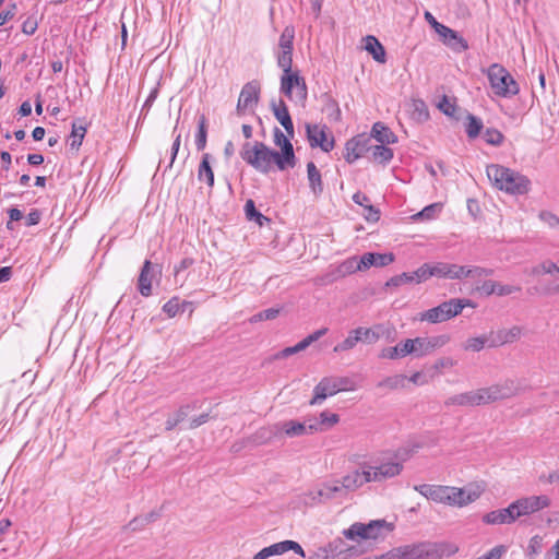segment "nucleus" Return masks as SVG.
<instances>
[{"mask_svg":"<svg viewBox=\"0 0 559 559\" xmlns=\"http://www.w3.org/2000/svg\"><path fill=\"white\" fill-rule=\"evenodd\" d=\"M294 38H295V28L292 25H287L278 40V48L280 50H287L293 51L294 50Z\"/></svg>","mask_w":559,"mask_h":559,"instance_id":"obj_41","label":"nucleus"},{"mask_svg":"<svg viewBox=\"0 0 559 559\" xmlns=\"http://www.w3.org/2000/svg\"><path fill=\"white\" fill-rule=\"evenodd\" d=\"M432 277L461 280L464 278V266L454 263L437 262L431 263Z\"/></svg>","mask_w":559,"mask_h":559,"instance_id":"obj_23","label":"nucleus"},{"mask_svg":"<svg viewBox=\"0 0 559 559\" xmlns=\"http://www.w3.org/2000/svg\"><path fill=\"white\" fill-rule=\"evenodd\" d=\"M412 355V345L407 340L393 347L383 348L379 355L380 358L397 359Z\"/></svg>","mask_w":559,"mask_h":559,"instance_id":"obj_33","label":"nucleus"},{"mask_svg":"<svg viewBox=\"0 0 559 559\" xmlns=\"http://www.w3.org/2000/svg\"><path fill=\"white\" fill-rule=\"evenodd\" d=\"M521 335V329L519 326H512L509 330H499L495 337L491 340L489 347H496L508 343H513Z\"/></svg>","mask_w":559,"mask_h":559,"instance_id":"obj_34","label":"nucleus"},{"mask_svg":"<svg viewBox=\"0 0 559 559\" xmlns=\"http://www.w3.org/2000/svg\"><path fill=\"white\" fill-rule=\"evenodd\" d=\"M523 379L508 378L489 386L481 388L485 405L498 401L509 400L526 391Z\"/></svg>","mask_w":559,"mask_h":559,"instance_id":"obj_5","label":"nucleus"},{"mask_svg":"<svg viewBox=\"0 0 559 559\" xmlns=\"http://www.w3.org/2000/svg\"><path fill=\"white\" fill-rule=\"evenodd\" d=\"M394 261L393 253L367 252L360 257L362 271L371 266H386Z\"/></svg>","mask_w":559,"mask_h":559,"instance_id":"obj_27","label":"nucleus"},{"mask_svg":"<svg viewBox=\"0 0 559 559\" xmlns=\"http://www.w3.org/2000/svg\"><path fill=\"white\" fill-rule=\"evenodd\" d=\"M152 269L151 261L145 260L138 278V288L143 297H148L152 294Z\"/></svg>","mask_w":559,"mask_h":559,"instance_id":"obj_28","label":"nucleus"},{"mask_svg":"<svg viewBox=\"0 0 559 559\" xmlns=\"http://www.w3.org/2000/svg\"><path fill=\"white\" fill-rule=\"evenodd\" d=\"M486 173L497 189L510 194H524L530 189L527 177L508 167L491 164L487 166Z\"/></svg>","mask_w":559,"mask_h":559,"instance_id":"obj_3","label":"nucleus"},{"mask_svg":"<svg viewBox=\"0 0 559 559\" xmlns=\"http://www.w3.org/2000/svg\"><path fill=\"white\" fill-rule=\"evenodd\" d=\"M384 528L390 532L393 530V526L385 520L371 521L368 524L354 523L349 528L344 531V535L348 539H356L357 537L362 539H377Z\"/></svg>","mask_w":559,"mask_h":559,"instance_id":"obj_8","label":"nucleus"},{"mask_svg":"<svg viewBox=\"0 0 559 559\" xmlns=\"http://www.w3.org/2000/svg\"><path fill=\"white\" fill-rule=\"evenodd\" d=\"M516 520L513 503H510L507 508L492 510L481 518V521L488 525L512 524Z\"/></svg>","mask_w":559,"mask_h":559,"instance_id":"obj_20","label":"nucleus"},{"mask_svg":"<svg viewBox=\"0 0 559 559\" xmlns=\"http://www.w3.org/2000/svg\"><path fill=\"white\" fill-rule=\"evenodd\" d=\"M359 343V336L356 334V329L349 331L347 337L336 344L333 348L334 353H342V352H348L356 347V345Z\"/></svg>","mask_w":559,"mask_h":559,"instance_id":"obj_45","label":"nucleus"},{"mask_svg":"<svg viewBox=\"0 0 559 559\" xmlns=\"http://www.w3.org/2000/svg\"><path fill=\"white\" fill-rule=\"evenodd\" d=\"M271 107L273 110L274 117L278 120V122L284 127L288 135H294V123L292 117L289 115L288 108L283 99L278 102L272 100Z\"/></svg>","mask_w":559,"mask_h":559,"instance_id":"obj_25","label":"nucleus"},{"mask_svg":"<svg viewBox=\"0 0 559 559\" xmlns=\"http://www.w3.org/2000/svg\"><path fill=\"white\" fill-rule=\"evenodd\" d=\"M38 27L36 19L27 17L22 24V32L26 35H33Z\"/></svg>","mask_w":559,"mask_h":559,"instance_id":"obj_64","label":"nucleus"},{"mask_svg":"<svg viewBox=\"0 0 559 559\" xmlns=\"http://www.w3.org/2000/svg\"><path fill=\"white\" fill-rule=\"evenodd\" d=\"M483 129V121L481 119L477 118L474 115L467 116V122H466V134L469 139H475L479 135L480 131Z\"/></svg>","mask_w":559,"mask_h":559,"instance_id":"obj_47","label":"nucleus"},{"mask_svg":"<svg viewBox=\"0 0 559 559\" xmlns=\"http://www.w3.org/2000/svg\"><path fill=\"white\" fill-rule=\"evenodd\" d=\"M320 424L323 428H331L340 421V416L337 414L329 413L326 411L320 414Z\"/></svg>","mask_w":559,"mask_h":559,"instance_id":"obj_58","label":"nucleus"},{"mask_svg":"<svg viewBox=\"0 0 559 559\" xmlns=\"http://www.w3.org/2000/svg\"><path fill=\"white\" fill-rule=\"evenodd\" d=\"M371 136L380 144H394L397 142V136L382 122H376L372 126Z\"/></svg>","mask_w":559,"mask_h":559,"instance_id":"obj_30","label":"nucleus"},{"mask_svg":"<svg viewBox=\"0 0 559 559\" xmlns=\"http://www.w3.org/2000/svg\"><path fill=\"white\" fill-rule=\"evenodd\" d=\"M558 271L559 264L557 262L545 260L542 263L533 266L527 273L533 276H538L543 274H554L555 272L558 273Z\"/></svg>","mask_w":559,"mask_h":559,"instance_id":"obj_42","label":"nucleus"},{"mask_svg":"<svg viewBox=\"0 0 559 559\" xmlns=\"http://www.w3.org/2000/svg\"><path fill=\"white\" fill-rule=\"evenodd\" d=\"M512 503L515 510V515L520 519L521 516L530 515L548 508L550 506V499L546 495L530 496L520 498Z\"/></svg>","mask_w":559,"mask_h":559,"instance_id":"obj_11","label":"nucleus"},{"mask_svg":"<svg viewBox=\"0 0 559 559\" xmlns=\"http://www.w3.org/2000/svg\"><path fill=\"white\" fill-rule=\"evenodd\" d=\"M413 283L420 284L432 277L431 263H424L416 271L411 272Z\"/></svg>","mask_w":559,"mask_h":559,"instance_id":"obj_49","label":"nucleus"},{"mask_svg":"<svg viewBox=\"0 0 559 559\" xmlns=\"http://www.w3.org/2000/svg\"><path fill=\"white\" fill-rule=\"evenodd\" d=\"M282 308H269L260 311L250 318L251 323H257L264 320H274L281 313Z\"/></svg>","mask_w":559,"mask_h":559,"instance_id":"obj_52","label":"nucleus"},{"mask_svg":"<svg viewBox=\"0 0 559 559\" xmlns=\"http://www.w3.org/2000/svg\"><path fill=\"white\" fill-rule=\"evenodd\" d=\"M240 157L261 174H269L273 164H275L280 170H285L290 167V165L283 159L280 152L259 141H255L253 144L246 142L241 147Z\"/></svg>","mask_w":559,"mask_h":559,"instance_id":"obj_2","label":"nucleus"},{"mask_svg":"<svg viewBox=\"0 0 559 559\" xmlns=\"http://www.w3.org/2000/svg\"><path fill=\"white\" fill-rule=\"evenodd\" d=\"M324 108L323 110L328 112L329 117L333 120L337 121L341 119V109L338 107L337 102L332 98L330 95L324 94Z\"/></svg>","mask_w":559,"mask_h":559,"instance_id":"obj_48","label":"nucleus"},{"mask_svg":"<svg viewBox=\"0 0 559 559\" xmlns=\"http://www.w3.org/2000/svg\"><path fill=\"white\" fill-rule=\"evenodd\" d=\"M306 349V346L304 345V343L300 341L298 342L296 345L294 346H290V347H286L284 348L283 350H281L277 355H276V358H286L293 354H296V353H299L301 350Z\"/></svg>","mask_w":559,"mask_h":559,"instance_id":"obj_60","label":"nucleus"},{"mask_svg":"<svg viewBox=\"0 0 559 559\" xmlns=\"http://www.w3.org/2000/svg\"><path fill=\"white\" fill-rule=\"evenodd\" d=\"M406 376L395 374L384 378L377 383V388L381 390L394 391L404 389L406 385Z\"/></svg>","mask_w":559,"mask_h":559,"instance_id":"obj_36","label":"nucleus"},{"mask_svg":"<svg viewBox=\"0 0 559 559\" xmlns=\"http://www.w3.org/2000/svg\"><path fill=\"white\" fill-rule=\"evenodd\" d=\"M281 430L289 438L307 435L306 423L286 420L281 424Z\"/></svg>","mask_w":559,"mask_h":559,"instance_id":"obj_37","label":"nucleus"},{"mask_svg":"<svg viewBox=\"0 0 559 559\" xmlns=\"http://www.w3.org/2000/svg\"><path fill=\"white\" fill-rule=\"evenodd\" d=\"M308 496L310 497L312 503H321L323 501L332 500L334 498L346 497L338 479L323 484L322 488H320L317 491L309 492Z\"/></svg>","mask_w":559,"mask_h":559,"instance_id":"obj_19","label":"nucleus"},{"mask_svg":"<svg viewBox=\"0 0 559 559\" xmlns=\"http://www.w3.org/2000/svg\"><path fill=\"white\" fill-rule=\"evenodd\" d=\"M370 473L366 471L365 465L362 466V471L355 469L345 476H343L340 480L342 488L344 489L345 495L348 492H353L365 484L370 483Z\"/></svg>","mask_w":559,"mask_h":559,"instance_id":"obj_21","label":"nucleus"},{"mask_svg":"<svg viewBox=\"0 0 559 559\" xmlns=\"http://www.w3.org/2000/svg\"><path fill=\"white\" fill-rule=\"evenodd\" d=\"M487 76L497 96L510 98L519 94L520 87L518 82L503 66L492 63L487 70Z\"/></svg>","mask_w":559,"mask_h":559,"instance_id":"obj_6","label":"nucleus"},{"mask_svg":"<svg viewBox=\"0 0 559 559\" xmlns=\"http://www.w3.org/2000/svg\"><path fill=\"white\" fill-rule=\"evenodd\" d=\"M465 307H475L471 299L452 298L420 313V321L441 323L459 316Z\"/></svg>","mask_w":559,"mask_h":559,"instance_id":"obj_4","label":"nucleus"},{"mask_svg":"<svg viewBox=\"0 0 559 559\" xmlns=\"http://www.w3.org/2000/svg\"><path fill=\"white\" fill-rule=\"evenodd\" d=\"M366 471L370 473V481L381 483L400 475L403 464L396 460H376L371 464H365Z\"/></svg>","mask_w":559,"mask_h":559,"instance_id":"obj_9","label":"nucleus"},{"mask_svg":"<svg viewBox=\"0 0 559 559\" xmlns=\"http://www.w3.org/2000/svg\"><path fill=\"white\" fill-rule=\"evenodd\" d=\"M414 490L423 495L429 500H432L438 503H444L448 504V500L450 495L448 493L449 486H441V485H429V484H423V485H415Z\"/></svg>","mask_w":559,"mask_h":559,"instance_id":"obj_22","label":"nucleus"},{"mask_svg":"<svg viewBox=\"0 0 559 559\" xmlns=\"http://www.w3.org/2000/svg\"><path fill=\"white\" fill-rule=\"evenodd\" d=\"M326 127H320L319 124H306L307 139L311 147L319 146L323 152H330L334 147V138L328 139Z\"/></svg>","mask_w":559,"mask_h":559,"instance_id":"obj_14","label":"nucleus"},{"mask_svg":"<svg viewBox=\"0 0 559 559\" xmlns=\"http://www.w3.org/2000/svg\"><path fill=\"white\" fill-rule=\"evenodd\" d=\"M347 378L324 377L313 389V396L309 401L311 406L321 405L328 397L346 390Z\"/></svg>","mask_w":559,"mask_h":559,"instance_id":"obj_7","label":"nucleus"},{"mask_svg":"<svg viewBox=\"0 0 559 559\" xmlns=\"http://www.w3.org/2000/svg\"><path fill=\"white\" fill-rule=\"evenodd\" d=\"M439 109L447 116H454L456 106L452 104L445 96L439 103Z\"/></svg>","mask_w":559,"mask_h":559,"instance_id":"obj_63","label":"nucleus"},{"mask_svg":"<svg viewBox=\"0 0 559 559\" xmlns=\"http://www.w3.org/2000/svg\"><path fill=\"white\" fill-rule=\"evenodd\" d=\"M384 332L383 324H376L372 328H362L359 326L356 329V334L359 336V342L366 344H374L381 337Z\"/></svg>","mask_w":559,"mask_h":559,"instance_id":"obj_31","label":"nucleus"},{"mask_svg":"<svg viewBox=\"0 0 559 559\" xmlns=\"http://www.w3.org/2000/svg\"><path fill=\"white\" fill-rule=\"evenodd\" d=\"M364 40L365 49L372 56V58L379 63H384L386 61L385 49L378 38L372 35H368Z\"/></svg>","mask_w":559,"mask_h":559,"instance_id":"obj_32","label":"nucleus"},{"mask_svg":"<svg viewBox=\"0 0 559 559\" xmlns=\"http://www.w3.org/2000/svg\"><path fill=\"white\" fill-rule=\"evenodd\" d=\"M207 141V124L204 115H201L198 120V132L195 134V146L198 151H203Z\"/></svg>","mask_w":559,"mask_h":559,"instance_id":"obj_40","label":"nucleus"},{"mask_svg":"<svg viewBox=\"0 0 559 559\" xmlns=\"http://www.w3.org/2000/svg\"><path fill=\"white\" fill-rule=\"evenodd\" d=\"M412 345V355L423 357L432 353L436 348L444 346L450 337L448 335H437L431 337L407 338Z\"/></svg>","mask_w":559,"mask_h":559,"instance_id":"obj_12","label":"nucleus"},{"mask_svg":"<svg viewBox=\"0 0 559 559\" xmlns=\"http://www.w3.org/2000/svg\"><path fill=\"white\" fill-rule=\"evenodd\" d=\"M289 550L295 551L297 555L305 557V551L302 547L294 540H283L280 543H275L271 546L264 547L259 552H257L252 559H267L272 556H280Z\"/></svg>","mask_w":559,"mask_h":559,"instance_id":"obj_15","label":"nucleus"},{"mask_svg":"<svg viewBox=\"0 0 559 559\" xmlns=\"http://www.w3.org/2000/svg\"><path fill=\"white\" fill-rule=\"evenodd\" d=\"M246 216L249 221H255L260 226H263L264 222H269L270 219L257 211L253 200H247L245 204Z\"/></svg>","mask_w":559,"mask_h":559,"instance_id":"obj_46","label":"nucleus"},{"mask_svg":"<svg viewBox=\"0 0 559 559\" xmlns=\"http://www.w3.org/2000/svg\"><path fill=\"white\" fill-rule=\"evenodd\" d=\"M369 151H371L373 160L380 164H388L393 158L392 148L384 144L369 146Z\"/></svg>","mask_w":559,"mask_h":559,"instance_id":"obj_39","label":"nucleus"},{"mask_svg":"<svg viewBox=\"0 0 559 559\" xmlns=\"http://www.w3.org/2000/svg\"><path fill=\"white\" fill-rule=\"evenodd\" d=\"M493 271L480 266L466 267L464 266V277L481 278L491 276Z\"/></svg>","mask_w":559,"mask_h":559,"instance_id":"obj_54","label":"nucleus"},{"mask_svg":"<svg viewBox=\"0 0 559 559\" xmlns=\"http://www.w3.org/2000/svg\"><path fill=\"white\" fill-rule=\"evenodd\" d=\"M281 93L288 98L293 97L295 90L296 97L299 100H305L308 95L307 84L305 79L299 74L298 70H292L288 73L284 72L281 76Z\"/></svg>","mask_w":559,"mask_h":559,"instance_id":"obj_10","label":"nucleus"},{"mask_svg":"<svg viewBox=\"0 0 559 559\" xmlns=\"http://www.w3.org/2000/svg\"><path fill=\"white\" fill-rule=\"evenodd\" d=\"M520 286H513V285H502L500 283H497L496 293L498 296H507L511 295L513 293L520 292Z\"/></svg>","mask_w":559,"mask_h":559,"instance_id":"obj_62","label":"nucleus"},{"mask_svg":"<svg viewBox=\"0 0 559 559\" xmlns=\"http://www.w3.org/2000/svg\"><path fill=\"white\" fill-rule=\"evenodd\" d=\"M459 547L450 543L423 542L395 547L376 559H441L457 552Z\"/></svg>","mask_w":559,"mask_h":559,"instance_id":"obj_1","label":"nucleus"},{"mask_svg":"<svg viewBox=\"0 0 559 559\" xmlns=\"http://www.w3.org/2000/svg\"><path fill=\"white\" fill-rule=\"evenodd\" d=\"M487 342L488 337L486 335L471 337L465 342L463 347L465 350L480 352L485 347Z\"/></svg>","mask_w":559,"mask_h":559,"instance_id":"obj_53","label":"nucleus"},{"mask_svg":"<svg viewBox=\"0 0 559 559\" xmlns=\"http://www.w3.org/2000/svg\"><path fill=\"white\" fill-rule=\"evenodd\" d=\"M337 269L342 277L353 274L356 271H362L360 259L358 260L356 257L345 260L344 262L337 265Z\"/></svg>","mask_w":559,"mask_h":559,"instance_id":"obj_43","label":"nucleus"},{"mask_svg":"<svg viewBox=\"0 0 559 559\" xmlns=\"http://www.w3.org/2000/svg\"><path fill=\"white\" fill-rule=\"evenodd\" d=\"M274 143L281 147V156L287 162L290 167L296 165V156L294 147L289 139L281 131L280 128H274Z\"/></svg>","mask_w":559,"mask_h":559,"instance_id":"obj_24","label":"nucleus"},{"mask_svg":"<svg viewBox=\"0 0 559 559\" xmlns=\"http://www.w3.org/2000/svg\"><path fill=\"white\" fill-rule=\"evenodd\" d=\"M370 138L366 134H358L345 143L344 158L348 164L355 163L365 152L369 151Z\"/></svg>","mask_w":559,"mask_h":559,"instance_id":"obj_16","label":"nucleus"},{"mask_svg":"<svg viewBox=\"0 0 559 559\" xmlns=\"http://www.w3.org/2000/svg\"><path fill=\"white\" fill-rule=\"evenodd\" d=\"M197 408V403H188L181 405L174 415L168 416L166 423H165V430L170 431L175 429L180 423H182L191 411Z\"/></svg>","mask_w":559,"mask_h":559,"instance_id":"obj_29","label":"nucleus"},{"mask_svg":"<svg viewBox=\"0 0 559 559\" xmlns=\"http://www.w3.org/2000/svg\"><path fill=\"white\" fill-rule=\"evenodd\" d=\"M485 405L484 395L481 393V388L473 391L463 392L460 394H455L449 396L444 401V406H480Z\"/></svg>","mask_w":559,"mask_h":559,"instance_id":"obj_18","label":"nucleus"},{"mask_svg":"<svg viewBox=\"0 0 559 559\" xmlns=\"http://www.w3.org/2000/svg\"><path fill=\"white\" fill-rule=\"evenodd\" d=\"M408 283H413L411 273L404 272V273H402L400 275H395V276L391 277L385 283V287H397V286H400L402 284H408Z\"/></svg>","mask_w":559,"mask_h":559,"instance_id":"obj_59","label":"nucleus"},{"mask_svg":"<svg viewBox=\"0 0 559 559\" xmlns=\"http://www.w3.org/2000/svg\"><path fill=\"white\" fill-rule=\"evenodd\" d=\"M211 155L209 153H204L202 155L201 163L198 168V179L199 181H204L209 188H213L214 186V171L210 164Z\"/></svg>","mask_w":559,"mask_h":559,"instance_id":"obj_35","label":"nucleus"},{"mask_svg":"<svg viewBox=\"0 0 559 559\" xmlns=\"http://www.w3.org/2000/svg\"><path fill=\"white\" fill-rule=\"evenodd\" d=\"M260 85L257 81L246 83L240 92L236 106V114L241 117L247 110L252 109L259 102Z\"/></svg>","mask_w":559,"mask_h":559,"instance_id":"obj_13","label":"nucleus"},{"mask_svg":"<svg viewBox=\"0 0 559 559\" xmlns=\"http://www.w3.org/2000/svg\"><path fill=\"white\" fill-rule=\"evenodd\" d=\"M425 20L435 28V31L440 36L444 38V41L447 44L454 45L453 41L455 40L460 49L466 50L468 48V45L465 39L460 37L457 33L451 29L450 27L439 23L429 11L425 12Z\"/></svg>","mask_w":559,"mask_h":559,"instance_id":"obj_17","label":"nucleus"},{"mask_svg":"<svg viewBox=\"0 0 559 559\" xmlns=\"http://www.w3.org/2000/svg\"><path fill=\"white\" fill-rule=\"evenodd\" d=\"M85 133H86L85 126L76 124V122H73L71 134H70V147L73 150H79L80 146L82 145Z\"/></svg>","mask_w":559,"mask_h":559,"instance_id":"obj_44","label":"nucleus"},{"mask_svg":"<svg viewBox=\"0 0 559 559\" xmlns=\"http://www.w3.org/2000/svg\"><path fill=\"white\" fill-rule=\"evenodd\" d=\"M308 179L311 190L317 194L323 190L321 174L313 162L307 164Z\"/></svg>","mask_w":559,"mask_h":559,"instance_id":"obj_38","label":"nucleus"},{"mask_svg":"<svg viewBox=\"0 0 559 559\" xmlns=\"http://www.w3.org/2000/svg\"><path fill=\"white\" fill-rule=\"evenodd\" d=\"M503 134L497 129H487L484 133V140L491 145H500L503 141Z\"/></svg>","mask_w":559,"mask_h":559,"instance_id":"obj_57","label":"nucleus"},{"mask_svg":"<svg viewBox=\"0 0 559 559\" xmlns=\"http://www.w3.org/2000/svg\"><path fill=\"white\" fill-rule=\"evenodd\" d=\"M449 490H450V491H448V493L450 495L449 500H448L449 506L464 507V506H467L468 503L474 502L479 497V495L476 491H467L462 488L449 486Z\"/></svg>","mask_w":559,"mask_h":559,"instance_id":"obj_26","label":"nucleus"},{"mask_svg":"<svg viewBox=\"0 0 559 559\" xmlns=\"http://www.w3.org/2000/svg\"><path fill=\"white\" fill-rule=\"evenodd\" d=\"M328 328H322V329H319L317 331H314L313 333L309 334L307 337H305L301 342L304 343V345L306 346V348L311 345L313 342L318 341L320 337H322L323 335H325L328 333Z\"/></svg>","mask_w":559,"mask_h":559,"instance_id":"obj_61","label":"nucleus"},{"mask_svg":"<svg viewBox=\"0 0 559 559\" xmlns=\"http://www.w3.org/2000/svg\"><path fill=\"white\" fill-rule=\"evenodd\" d=\"M181 306H180V299L179 297H173L171 299H169L164 306H163V311L169 317V318H174L176 317L178 313L181 312Z\"/></svg>","mask_w":559,"mask_h":559,"instance_id":"obj_56","label":"nucleus"},{"mask_svg":"<svg viewBox=\"0 0 559 559\" xmlns=\"http://www.w3.org/2000/svg\"><path fill=\"white\" fill-rule=\"evenodd\" d=\"M341 278H343V277H342L341 273H338L337 266H331L326 271V273H324L323 275L318 276L316 278V283L321 286H326V285L333 284L334 282H336Z\"/></svg>","mask_w":559,"mask_h":559,"instance_id":"obj_50","label":"nucleus"},{"mask_svg":"<svg viewBox=\"0 0 559 559\" xmlns=\"http://www.w3.org/2000/svg\"><path fill=\"white\" fill-rule=\"evenodd\" d=\"M277 66L284 72L293 70V51L280 50L276 55Z\"/></svg>","mask_w":559,"mask_h":559,"instance_id":"obj_51","label":"nucleus"},{"mask_svg":"<svg viewBox=\"0 0 559 559\" xmlns=\"http://www.w3.org/2000/svg\"><path fill=\"white\" fill-rule=\"evenodd\" d=\"M441 211L440 203H433L426 207H424L420 212H418L414 217L423 218V219H432L436 215Z\"/></svg>","mask_w":559,"mask_h":559,"instance_id":"obj_55","label":"nucleus"}]
</instances>
